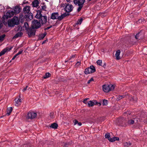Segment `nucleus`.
I'll return each mask as SVG.
<instances>
[{
	"instance_id": "f257e3e1",
	"label": "nucleus",
	"mask_w": 147,
	"mask_h": 147,
	"mask_svg": "<svg viewBox=\"0 0 147 147\" xmlns=\"http://www.w3.org/2000/svg\"><path fill=\"white\" fill-rule=\"evenodd\" d=\"M19 21L18 17L14 16L12 19L8 20V26L12 27L15 25L19 24Z\"/></svg>"
},
{
	"instance_id": "f03ea898",
	"label": "nucleus",
	"mask_w": 147,
	"mask_h": 147,
	"mask_svg": "<svg viewBox=\"0 0 147 147\" xmlns=\"http://www.w3.org/2000/svg\"><path fill=\"white\" fill-rule=\"evenodd\" d=\"M115 86L112 84H105L102 86L103 90L105 92H108L110 91L113 90Z\"/></svg>"
},
{
	"instance_id": "7ed1b4c3",
	"label": "nucleus",
	"mask_w": 147,
	"mask_h": 147,
	"mask_svg": "<svg viewBox=\"0 0 147 147\" xmlns=\"http://www.w3.org/2000/svg\"><path fill=\"white\" fill-rule=\"evenodd\" d=\"M65 16V13L59 16V14L57 13H54L52 14L51 16V18L53 20L58 19L59 20H61L64 18Z\"/></svg>"
},
{
	"instance_id": "20e7f679",
	"label": "nucleus",
	"mask_w": 147,
	"mask_h": 147,
	"mask_svg": "<svg viewBox=\"0 0 147 147\" xmlns=\"http://www.w3.org/2000/svg\"><path fill=\"white\" fill-rule=\"evenodd\" d=\"M85 2L84 0H74V4L79 6L77 9L78 12L80 11L82 8L83 5Z\"/></svg>"
},
{
	"instance_id": "39448f33",
	"label": "nucleus",
	"mask_w": 147,
	"mask_h": 147,
	"mask_svg": "<svg viewBox=\"0 0 147 147\" xmlns=\"http://www.w3.org/2000/svg\"><path fill=\"white\" fill-rule=\"evenodd\" d=\"M62 6L64 8V10L67 12H71L73 9L72 5L69 3L63 4Z\"/></svg>"
},
{
	"instance_id": "423d86ee",
	"label": "nucleus",
	"mask_w": 147,
	"mask_h": 147,
	"mask_svg": "<svg viewBox=\"0 0 147 147\" xmlns=\"http://www.w3.org/2000/svg\"><path fill=\"white\" fill-rule=\"evenodd\" d=\"M15 12L13 11L9 10L6 13V14L5 15L2 17V20L3 22L5 21V19H7L9 18H10L13 16Z\"/></svg>"
},
{
	"instance_id": "0eeeda50",
	"label": "nucleus",
	"mask_w": 147,
	"mask_h": 147,
	"mask_svg": "<svg viewBox=\"0 0 147 147\" xmlns=\"http://www.w3.org/2000/svg\"><path fill=\"white\" fill-rule=\"evenodd\" d=\"M32 26L34 29H37L40 27L41 24L40 22H38L37 20H33L32 21Z\"/></svg>"
},
{
	"instance_id": "6e6552de",
	"label": "nucleus",
	"mask_w": 147,
	"mask_h": 147,
	"mask_svg": "<svg viewBox=\"0 0 147 147\" xmlns=\"http://www.w3.org/2000/svg\"><path fill=\"white\" fill-rule=\"evenodd\" d=\"M95 71V69L93 66H91L90 67L86 68L85 71V74H89L94 72Z\"/></svg>"
},
{
	"instance_id": "1a4fd4ad",
	"label": "nucleus",
	"mask_w": 147,
	"mask_h": 147,
	"mask_svg": "<svg viewBox=\"0 0 147 147\" xmlns=\"http://www.w3.org/2000/svg\"><path fill=\"white\" fill-rule=\"evenodd\" d=\"M26 31L29 37H31L35 35V30L32 27L29 28Z\"/></svg>"
},
{
	"instance_id": "9d476101",
	"label": "nucleus",
	"mask_w": 147,
	"mask_h": 147,
	"mask_svg": "<svg viewBox=\"0 0 147 147\" xmlns=\"http://www.w3.org/2000/svg\"><path fill=\"white\" fill-rule=\"evenodd\" d=\"M36 115V113H35L29 112L28 113L27 118L28 119H33L35 118Z\"/></svg>"
},
{
	"instance_id": "9b49d317",
	"label": "nucleus",
	"mask_w": 147,
	"mask_h": 147,
	"mask_svg": "<svg viewBox=\"0 0 147 147\" xmlns=\"http://www.w3.org/2000/svg\"><path fill=\"white\" fill-rule=\"evenodd\" d=\"M98 105L100 106L101 105V104L100 102L98 103L95 100H90L88 103V105L89 107H92L94 105Z\"/></svg>"
},
{
	"instance_id": "f8f14e48",
	"label": "nucleus",
	"mask_w": 147,
	"mask_h": 147,
	"mask_svg": "<svg viewBox=\"0 0 147 147\" xmlns=\"http://www.w3.org/2000/svg\"><path fill=\"white\" fill-rule=\"evenodd\" d=\"M12 48V47H7L6 48L3 49L0 53V56L4 55L6 52L10 51Z\"/></svg>"
},
{
	"instance_id": "ddd939ff",
	"label": "nucleus",
	"mask_w": 147,
	"mask_h": 147,
	"mask_svg": "<svg viewBox=\"0 0 147 147\" xmlns=\"http://www.w3.org/2000/svg\"><path fill=\"white\" fill-rule=\"evenodd\" d=\"M40 22L42 24H45L47 20V18L46 16H42L40 18Z\"/></svg>"
},
{
	"instance_id": "4468645a",
	"label": "nucleus",
	"mask_w": 147,
	"mask_h": 147,
	"mask_svg": "<svg viewBox=\"0 0 147 147\" xmlns=\"http://www.w3.org/2000/svg\"><path fill=\"white\" fill-rule=\"evenodd\" d=\"M15 105L17 106L20 105L22 102V100L20 99V96L19 98H17L15 99Z\"/></svg>"
},
{
	"instance_id": "2eb2a0df",
	"label": "nucleus",
	"mask_w": 147,
	"mask_h": 147,
	"mask_svg": "<svg viewBox=\"0 0 147 147\" xmlns=\"http://www.w3.org/2000/svg\"><path fill=\"white\" fill-rule=\"evenodd\" d=\"M23 11L25 13L28 14L30 12V7L29 6H26L23 9Z\"/></svg>"
},
{
	"instance_id": "dca6fc26",
	"label": "nucleus",
	"mask_w": 147,
	"mask_h": 147,
	"mask_svg": "<svg viewBox=\"0 0 147 147\" xmlns=\"http://www.w3.org/2000/svg\"><path fill=\"white\" fill-rule=\"evenodd\" d=\"M41 11L38 10L37 11V13L35 16V17L37 19H40L42 16L41 14Z\"/></svg>"
},
{
	"instance_id": "f3484780",
	"label": "nucleus",
	"mask_w": 147,
	"mask_h": 147,
	"mask_svg": "<svg viewBox=\"0 0 147 147\" xmlns=\"http://www.w3.org/2000/svg\"><path fill=\"white\" fill-rule=\"evenodd\" d=\"M27 14L26 15L27 20H31L33 19V16L32 13H30Z\"/></svg>"
},
{
	"instance_id": "a211bd4d",
	"label": "nucleus",
	"mask_w": 147,
	"mask_h": 147,
	"mask_svg": "<svg viewBox=\"0 0 147 147\" xmlns=\"http://www.w3.org/2000/svg\"><path fill=\"white\" fill-rule=\"evenodd\" d=\"M21 9L19 6H16L14 9L15 13H18L21 11Z\"/></svg>"
},
{
	"instance_id": "6ab92c4d",
	"label": "nucleus",
	"mask_w": 147,
	"mask_h": 147,
	"mask_svg": "<svg viewBox=\"0 0 147 147\" xmlns=\"http://www.w3.org/2000/svg\"><path fill=\"white\" fill-rule=\"evenodd\" d=\"M120 50H118L116 52L115 54V56L116 57V59L117 60H119L120 59Z\"/></svg>"
},
{
	"instance_id": "aec40b11",
	"label": "nucleus",
	"mask_w": 147,
	"mask_h": 147,
	"mask_svg": "<svg viewBox=\"0 0 147 147\" xmlns=\"http://www.w3.org/2000/svg\"><path fill=\"white\" fill-rule=\"evenodd\" d=\"M38 1L37 0H34L32 3L33 6L35 7L38 6Z\"/></svg>"
},
{
	"instance_id": "412c9836",
	"label": "nucleus",
	"mask_w": 147,
	"mask_h": 147,
	"mask_svg": "<svg viewBox=\"0 0 147 147\" xmlns=\"http://www.w3.org/2000/svg\"><path fill=\"white\" fill-rule=\"evenodd\" d=\"M22 34L21 32H18L13 37V38L14 39L18 38L19 37L21 36Z\"/></svg>"
},
{
	"instance_id": "4be33fe9",
	"label": "nucleus",
	"mask_w": 147,
	"mask_h": 147,
	"mask_svg": "<svg viewBox=\"0 0 147 147\" xmlns=\"http://www.w3.org/2000/svg\"><path fill=\"white\" fill-rule=\"evenodd\" d=\"M58 127V125L57 123H54L52 124L50 126V127L53 128L57 129Z\"/></svg>"
},
{
	"instance_id": "5701e85b",
	"label": "nucleus",
	"mask_w": 147,
	"mask_h": 147,
	"mask_svg": "<svg viewBox=\"0 0 147 147\" xmlns=\"http://www.w3.org/2000/svg\"><path fill=\"white\" fill-rule=\"evenodd\" d=\"M47 33L46 32H45L43 34L40 35L39 37V39L40 40L42 39L46 36Z\"/></svg>"
},
{
	"instance_id": "b1692460",
	"label": "nucleus",
	"mask_w": 147,
	"mask_h": 147,
	"mask_svg": "<svg viewBox=\"0 0 147 147\" xmlns=\"http://www.w3.org/2000/svg\"><path fill=\"white\" fill-rule=\"evenodd\" d=\"M12 110V107H10L7 109V114L8 115H9L10 114Z\"/></svg>"
},
{
	"instance_id": "393cba45",
	"label": "nucleus",
	"mask_w": 147,
	"mask_h": 147,
	"mask_svg": "<svg viewBox=\"0 0 147 147\" xmlns=\"http://www.w3.org/2000/svg\"><path fill=\"white\" fill-rule=\"evenodd\" d=\"M134 119H129L128 121V124L130 125L133 124L134 122Z\"/></svg>"
},
{
	"instance_id": "a878e982",
	"label": "nucleus",
	"mask_w": 147,
	"mask_h": 147,
	"mask_svg": "<svg viewBox=\"0 0 147 147\" xmlns=\"http://www.w3.org/2000/svg\"><path fill=\"white\" fill-rule=\"evenodd\" d=\"M74 125H75L77 124L78 126H80L82 125V123L81 122H78V121L76 120H74Z\"/></svg>"
},
{
	"instance_id": "bb28decb",
	"label": "nucleus",
	"mask_w": 147,
	"mask_h": 147,
	"mask_svg": "<svg viewBox=\"0 0 147 147\" xmlns=\"http://www.w3.org/2000/svg\"><path fill=\"white\" fill-rule=\"evenodd\" d=\"M5 9V7L2 6L1 5H0V12H4Z\"/></svg>"
},
{
	"instance_id": "cd10ccee",
	"label": "nucleus",
	"mask_w": 147,
	"mask_h": 147,
	"mask_svg": "<svg viewBox=\"0 0 147 147\" xmlns=\"http://www.w3.org/2000/svg\"><path fill=\"white\" fill-rule=\"evenodd\" d=\"M83 21V19L82 18H81L80 19L78 20L77 22L76 23V25L78 24H81L82 21Z\"/></svg>"
},
{
	"instance_id": "c85d7f7f",
	"label": "nucleus",
	"mask_w": 147,
	"mask_h": 147,
	"mask_svg": "<svg viewBox=\"0 0 147 147\" xmlns=\"http://www.w3.org/2000/svg\"><path fill=\"white\" fill-rule=\"evenodd\" d=\"M24 27L25 28V29L27 30L28 29H29V28H28L29 25L28 24L27 22H25L24 23Z\"/></svg>"
},
{
	"instance_id": "c756f323",
	"label": "nucleus",
	"mask_w": 147,
	"mask_h": 147,
	"mask_svg": "<svg viewBox=\"0 0 147 147\" xmlns=\"http://www.w3.org/2000/svg\"><path fill=\"white\" fill-rule=\"evenodd\" d=\"M108 100H103L102 101V104L103 105H106L108 104Z\"/></svg>"
},
{
	"instance_id": "7c9ffc66",
	"label": "nucleus",
	"mask_w": 147,
	"mask_h": 147,
	"mask_svg": "<svg viewBox=\"0 0 147 147\" xmlns=\"http://www.w3.org/2000/svg\"><path fill=\"white\" fill-rule=\"evenodd\" d=\"M105 137L106 138H108V140L110 138V135L109 133H107L105 135Z\"/></svg>"
},
{
	"instance_id": "2f4dec72",
	"label": "nucleus",
	"mask_w": 147,
	"mask_h": 147,
	"mask_svg": "<svg viewBox=\"0 0 147 147\" xmlns=\"http://www.w3.org/2000/svg\"><path fill=\"white\" fill-rule=\"evenodd\" d=\"M50 76V74L49 73H46L45 74V76L44 77V78H46L49 77Z\"/></svg>"
},
{
	"instance_id": "473e14b6",
	"label": "nucleus",
	"mask_w": 147,
	"mask_h": 147,
	"mask_svg": "<svg viewBox=\"0 0 147 147\" xmlns=\"http://www.w3.org/2000/svg\"><path fill=\"white\" fill-rule=\"evenodd\" d=\"M96 62L98 65H101L102 64V61L101 60H98Z\"/></svg>"
},
{
	"instance_id": "72a5a7b5",
	"label": "nucleus",
	"mask_w": 147,
	"mask_h": 147,
	"mask_svg": "<svg viewBox=\"0 0 147 147\" xmlns=\"http://www.w3.org/2000/svg\"><path fill=\"white\" fill-rule=\"evenodd\" d=\"M5 36V34H3L0 36V41H2L3 40Z\"/></svg>"
},
{
	"instance_id": "f704fd0d",
	"label": "nucleus",
	"mask_w": 147,
	"mask_h": 147,
	"mask_svg": "<svg viewBox=\"0 0 147 147\" xmlns=\"http://www.w3.org/2000/svg\"><path fill=\"white\" fill-rule=\"evenodd\" d=\"M115 138H116L115 137H113L112 138H110L109 139V140L111 142H114L115 141Z\"/></svg>"
},
{
	"instance_id": "c9c22d12",
	"label": "nucleus",
	"mask_w": 147,
	"mask_h": 147,
	"mask_svg": "<svg viewBox=\"0 0 147 147\" xmlns=\"http://www.w3.org/2000/svg\"><path fill=\"white\" fill-rule=\"evenodd\" d=\"M125 96V95H123V96H119L117 97V99L119 100L120 99H121L122 98L124 97Z\"/></svg>"
},
{
	"instance_id": "e433bc0d",
	"label": "nucleus",
	"mask_w": 147,
	"mask_h": 147,
	"mask_svg": "<svg viewBox=\"0 0 147 147\" xmlns=\"http://www.w3.org/2000/svg\"><path fill=\"white\" fill-rule=\"evenodd\" d=\"M94 81V79L93 78H91L90 80H88L87 82L88 84H89L90 83Z\"/></svg>"
},
{
	"instance_id": "4c0bfd02",
	"label": "nucleus",
	"mask_w": 147,
	"mask_h": 147,
	"mask_svg": "<svg viewBox=\"0 0 147 147\" xmlns=\"http://www.w3.org/2000/svg\"><path fill=\"white\" fill-rule=\"evenodd\" d=\"M50 118H51L52 119H53L54 118V116L53 115V113H51V114L50 115Z\"/></svg>"
},
{
	"instance_id": "58836bf2",
	"label": "nucleus",
	"mask_w": 147,
	"mask_h": 147,
	"mask_svg": "<svg viewBox=\"0 0 147 147\" xmlns=\"http://www.w3.org/2000/svg\"><path fill=\"white\" fill-rule=\"evenodd\" d=\"M88 98H85L84 100H83V102L84 103H85V104H86V101H87V100L88 99Z\"/></svg>"
},
{
	"instance_id": "ea45409f",
	"label": "nucleus",
	"mask_w": 147,
	"mask_h": 147,
	"mask_svg": "<svg viewBox=\"0 0 147 147\" xmlns=\"http://www.w3.org/2000/svg\"><path fill=\"white\" fill-rule=\"evenodd\" d=\"M80 64H81L80 62L78 61L76 65V66H78L79 65H80Z\"/></svg>"
},
{
	"instance_id": "a19ab883",
	"label": "nucleus",
	"mask_w": 147,
	"mask_h": 147,
	"mask_svg": "<svg viewBox=\"0 0 147 147\" xmlns=\"http://www.w3.org/2000/svg\"><path fill=\"white\" fill-rule=\"evenodd\" d=\"M132 99L133 100H134L136 101L137 100V98H136V97H134L133 98H132Z\"/></svg>"
},
{
	"instance_id": "79ce46f5",
	"label": "nucleus",
	"mask_w": 147,
	"mask_h": 147,
	"mask_svg": "<svg viewBox=\"0 0 147 147\" xmlns=\"http://www.w3.org/2000/svg\"><path fill=\"white\" fill-rule=\"evenodd\" d=\"M28 87V86H27L24 88L23 89V90H22L24 92L25 91H26V90L27 89V88Z\"/></svg>"
},
{
	"instance_id": "37998d69",
	"label": "nucleus",
	"mask_w": 147,
	"mask_h": 147,
	"mask_svg": "<svg viewBox=\"0 0 147 147\" xmlns=\"http://www.w3.org/2000/svg\"><path fill=\"white\" fill-rule=\"evenodd\" d=\"M3 25L1 21H0V29L1 28Z\"/></svg>"
},
{
	"instance_id": "c03bdc74",
	"label": "nucleus",
	"mask_w": 147,
	"mask_h": 147,
	"mask_svg": "<svg viewBox=\"0 0 147 147\" xmlns=\"http://www.w3.org/2000/svg\"><path fill=\"white\" fill-rule=\"evenodd\" d=\"M51 27H47V28H45L44 29L45 30H48L49 29V28H50Z\"/></svg>"
},
{
	"instance_id": "a18cd8bd",
	"label": "nucleus",
	"mask_w": 147,
	"mask_h": 147,
	"mask_svg": "<svg viewBox=\"0 0 147 147\" xmlns=\"http://www.w3.org/2000/svg\"><path fill=\"white\" fill-rule=\"evenodd\" d=\"M138 34H136V35L135 36V38L136 39H138Z\"/></svg>"
},
{
	"instance_id": "49530a36",
	"label": "nucleus",
	"mask_w": 147,
	"mask_h": 147,
	"mask_svg": "<svg viewBox=\"0 0 147 147\" xmlns=\"http://www.w3.org/2000/svg\"><path fill=\"white\" fill-rule=\"evenodd\" d=\"M22 52H23V51H19L18 52V53L20 55V54H21L22 53Z\"/></svg>"
},
{
	"instance_id": "de8ad7c7",
	"label": "nucleus",
	"mask_w": 147,
	"mask_h": 147,
	"mask_svg": "<svg viewBox=\"0 0 147 147\" xmlns=\"http://www.w3.org/2000/svg\"><path fill=\"white\" fill-rule=\"evenodd\" d=\"M115 140H119V138L118 137H115Z\"/></svg>"
},
{
	"instance_id": "09e8293b",
	"label": "nucleus",
	"mask_w": 147,
	"mask_h": 147,
	"mask_svg": "<svg viewBox=\"0 0 147 147\" xmlns=\"http://www.w3.org/2000/svg\"><path fill=\"white\" fill-rule=\"evenodd\" d=\"M42 9H44L46 8L45 6H42Z\"/></svg>"
},
{
	"instance_id": "8fccbe9b",
	"label": "nucleus",
	"mask_w": 147,
	"mask_h": 147,
	"mask_svg": "<svg viewBox=\"0 0 147 147\" xmlns=\"http://www.w3.org/2000/svg\"><path fill=\"white\" fill-rule=\"evenodd\" d=\"M16 57V56H15V55H14V57H13V58L12 59V60H14V59H15V58Z\"/></svg>"
},
{
	"instance_id": "3c124183",
	"label": "nucleus",
	"mask_w": 147,
	"mask_h": 147,
	"mask_svg": "<svg viewBox=\"0 0 147 147\" xmlns=\"http://www.w3.org/2000/svg\"><path fill=\"white\" fill-rule=\"evenodd\" d=\"M75 57V55H72V56H71V58H74Z\"/></svg>"
},
{
	"instance_id": "603ef678",
	"label": "nucleus",
	"mask_w": 147,
	"mask_h": 147,
	"mask_svg": "<svg viewBox=\"0 0 147 147\" xmlns=\"http://www.w3.org/2000/svg\"><path fill=\"white\" fill-rule=\"evenodd\" d=\"M19 54L18 53L16 54L15 55L16 56V57H17L18 55H19Z\"/></svg>"
},
{
	"instance_id": "864d4df0",
	"label": "nucleus",
	"mask_w": 147,
	"mask_h": 147,
	"mask_svg": "<svg viewBox=\"0 0 147 147\" xmlns=\"http://www.w3.org/2000/svg\"><path fill=\"white\" fill-rule=\"evenodd\" d=\"M46 41H47V40H44V41L42 43V44H44V43H45V42H46Z\"/></svg>"
},
{
	"instance_id": "5fc2aeb1",
	"label": "nucleus",
	"mask_w": 147,
	"mask_h": 147,
	"mask_svg": "<svg viewBox=\"0 0 147 147\" xmlns=\"http://www.w3.org/2000/svg\"><path fill=\"white\" fill-rule=\"evenodd\" d=\"M71 0H66V1L67 2H69Z\"/></svg>"
},
{
	"instance_id": "6e6d98bb",
	"label": "nucleus",
	"mask_w": 147,
	"mask_h": 147,
	"mask_svg": "<svg viewBox=\"0 0 147 147\" xmlns=\"http://www.w3.org/2000/svg\"><path fill=\"white\" fill-rule=\"evenodd\" d=\"M7 8L8 9H10V8H10V7H7Z\"/></svg>"
},
{
	"instance_id": "4d7b16f0",
	"label": "nucleus",
	"mask_w": 147,
	"mask_h": 147,
	"mask_svg": "<svg viewBox=\"0 0 147 147\" xmlns=\"http://www.w3.org/2000/svg\"><path fill=\"white\" fill-rule=\"evenodd\" d=\"M129 145H128L130 146L131 145V143L130 142H129Z\"/></svg>"
},
{
	"instance_id": "13d9d810",
	"label": "nucleus",
	"mask_w": 147,
	"mask_h": 147,
	"mask_svg": "<svg viewBox=\"0 0 147 147\" xmlns=\"http://www.w3.org/2000/svg\"><path fill=\"white\" fill-rule=\"evenodd\" d=\"M127 114V113H125V114H124V115H126V114Z\"/></svg>"
},
{
	"instance_id": "bf43d9fd",
	"label": "nucleus",
	"mask_w": 147,
	"mask_h": 147,
	"mask_svg": "<svg viewBox=\"0 0 147 147\" xmlns=\"http://www.w3.org/2000/svg\"><path fill=\"white\" fill-rule=\"evenodd\" d=\"M45 1H47V2L48 1L47 0H45Z\"/></svg>"
},
{
	"instance_id": "052dcab7",
	"label": "nucleus",
	"mask_w": 147,
	"mask_h": 147,
	"mask_svg": "<svg viewBox=\"0 0 147 147\" xmlns=\"http://www.w3.org/2000/svg\"><path fill=\"white\" fill-rule=\"evenodd\" d=\"M23 3H24V4H25V3H24V2H23Z\"/></svg>"
},
{
	"instance_id": "680f3d73",
	"label": "nucleus",
	"mask_w": 147,
	"mask_h": 147,
	"mask_svg": "<svg viewBox=\"0 0 147 147\" xmlns=\"http://www.w3.org/2000/svg\"><path fill=\"white\" fill-rule=\"evenodd\" d=\"M89 1H91V0H88Z\"/></svg>"
},
{
	"instance_id": "e2e57ef3",
	"label": "nucleus",
	"mask_w": 147,
	"mask_h": 147,
	"mask_svg": "<svg viewBox=\"0 0 147 147\" xmlns=\"http://www.w3.org/2000/svg\"><path fill=\"white\" fill-rule=\"evenodd\" d=\"M67 61H65V62H66Z\"/></svg>"
}]
</instances>
